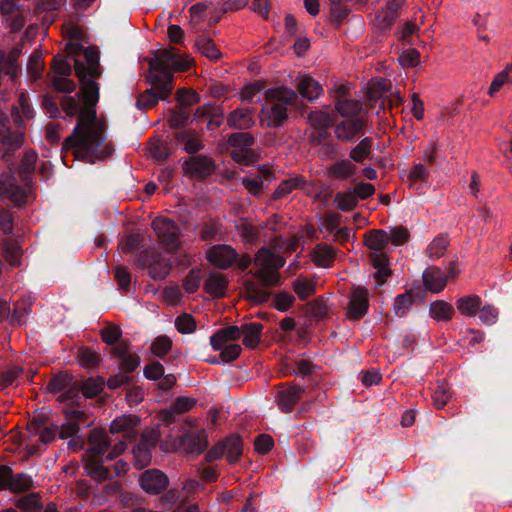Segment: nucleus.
<instances>
[{
    "instance_id": "nucleus-48",
    "label": "nucleus",
    "mask_w": 512,
    "mask_h": 512,
    "mask_svg": "<svg viewBox=\"0 0 512 512\" xmlns=\"http://www.w3.org/2000/svg\"><path fill=\"white\" fill-rule=\"evenodd\" d=\"M159 99L164 100L165 98L160 97L158 89L151 84V88L139 95L137 106L141 108H151L158 103Z\"/></svg>"
},
{
    "instance_id": "nucleus-55",
    "label": "nucleus",
    "mask_w": 512,
    "mask_h": 512,
    "mask_svg": "<svg viewBox=\"0 0 512 512\" xmlns=\"http://www.w3.org/2000/svg\"><path fill=\"white\" fill-rule=\"evenodd\" d=\"M172 348V341L166 336L157 337L151 344V352L157 357H164Z\"/></svg>"
},
{
    "instance_id": "nucleus-5",
    "label": "nucleus",
    "mask_w": 512,
    "mask_h": 512,
    "mask_svg": "<svg viewBox=\"0 0 512 512\" xmlns=\"http://www.w3.org/2000/svg\"><path fill=\"white\" fill-rule=\"evenodd\" d=\"M191 63L183 59L176 49L159 50L154 58L149 60L150 73L147 79L160 93V97L167 98L173 90V72L189 69Z\"/></svg>"
},
{
    "instance_id": "nucleus-31",
    "label": "nucleus",
    "mask_w": 512,
    "mask_h": 512,
    "mask_svg": "<svg viewBox=\"0 0 512 512\" xmlns=\"http://www.w3.org/2000/svg\"><path fill=\"white\" fill-rule=\"evenodd\" d=\"M388 244L386 230H371L365 235V245L372 252H383Z\"/></svg>"
},
{
    "instance_id": "nucleus-42",
    "label": "nucleus",
    "mask_w": 512,
    "mask_h": 512,
    "mask_svg": "<svg viewBox=\"0 0 512 512\" xmlns=\"http://www.w3.org/2000/svg\"><path fill=\"white\" fill-rule=\"evenodd\" d=\"M77 360L82 367L93 368L99 365L100 357L94 349L81 347L77 352Z\"/></svg>"
},
{
    "instance_id": "nucleus-54",
    "label": "nucleus",
    "mask_w": 512,
    "mask_h": 512,
    "mask_svg": "<svg viewBox=\"0 0 512 512\" xmlns=\"http://www.w3.org/2000/svg\"><path fill=\"white\" fill-rule=\"evenodd\" d=\"M237 229L242 239L247 243H254L258 239V229L246 220H242L237 225Z\"/></svg>"
},
{
    "instance_id": "nucleus-28",
    "label": "nucleus",
    "mask_w": 512,
    "mask_h": 512,
    "mask_svg": "<svg viewBox=\"0 0 512 512\" xmlns=\"http://www.w3.org/2000/svg\"><path fill=\"white\" fill-rule=\"evenodd\" d=\"M227 279L220 273H212L205 281L204 288L213 297H221L227 288Z\"/></svg>"
},
{
    "instance_id": "nucleus-25",
    "label": "nucleus",
    "mask_w": 512,
    "mask_h": 512,
    "mask_svg": "<svg viewBox=\"0 0 512 512\" xmlns=\"http://www.w3.org/2000/svg\"><path fill=\"white\" fill-rule=\"evenodd\" d=\"M303 389L299 386H289L278 393L277 402L281 410L289 411L301 398Z\"/></svg>"
},
{
    "instance_id": "nucleus-15",
    "label": "nucleus",
    "mask_w": 512,
    "mask_h": 512,
    "mask_svg": "<svg viewBox=\"0 0 512 512\" xmlns=\"http://www.w3.org/2000/svg\"><path fill=\"white\" fill-rule=\"evenodd\" d=\"M238 254L230 245H216L207 252L208 260L215 266L225 269L237 260Z\"/></svg>"
},
{
    "instance_id": "nucleus-13",
    "label": "nucleus",
    "mask_w": 512,
    "mask_h": 512,
    "mask_svg": "<svg viewBox=\"0 0 512 512\" xmlns=\"http://www.w3.org/2000/svg\"><path fill=\"white\" fill-rule=\"evenodd\" d=\"M141 488L148 494L156 495L166 489L168 477L158 469L146 470L140 477Z\"/></svg>"
},
{
    "instance_id": "nucleus-8",
    "label": "nucleus",
    "mask_w": 512,
    "mask_h": 512,
    "mask_svg": "<svg viewBox=\"0 0 512 512\" xmlns=\"http://www.w3.org/2000/svg\"><path fill=\"white\" fill-rule=\"evenodd\" d=\"M285 264V260L267 248L260 249L255 255L254 265L256 267L255 277L262 282L263 286H276L279 284L280 275L278 270Z\"/></svg>"
},
{
    "instance_id": "nucleus-64",
    "label": "nucleus",
    "mask_w": 512,
    "mask_h": 512,
    "mask_svg": "<svg viewBox=\"0 0 512 512\" xmlns=\"http://www.w3.org/2000/svg\"><path fill=\"white\" fill-rule=\"evenodd\" d=\"M429 174V170L423 164L415 163L409 172L408 180L411 184L418 181L424 182L428 179Z\"/></svg>"
},
{
    "instance_id": "nucleus-32",
    "label": "nucleus",
    "mask_w": 512,
    "mask_h": 512,
    "mask_svg": "<svg viewBox=\"0 0 512 512\" xmlns=\"http://www.w3.org/2000/svg\"><path fill=\"white\" fill-rule=\"evenodd\" d=\"M337 112L344 118L362 117V104L358 100L343 99L338 100L335 104Z\"/></svg>"
},
{
    "instance_id": "nucleus-2",
    "label": "nucleus",
    "mask_w": 512,
    "mask_h": 512,
    "mask_svg": "<svg viewBox=\"0 0 512 512\" xmlns=\"http://www.w3.org/2000/svg\"><path fill=\"white\" fill-rule=\"evenodd\" d=\"M83 56L86 63L76 60L75 73L81 84V94L86 108L81 113L80 126L76 129L74 136L79 135L83 138L90 135L97 142L101 140L100 128L94 126V130H88L84 124L94 117L95 106L99 100V84L95 81L101 76L99 52L95 47H86L83 49Z\"/></svg>"
},
{
    "instance_id": "nucleus-7",
    "label": "nucleus",
    "mask_w": 512,
    "mask_h": 512,
    "mask_svg": "<svg viewBox=\"0 0 512 512\" xmlns=\"http://www.w3.org/2000/svg\"><path fill=\"white\" fill-rule=\"evenodd\" d=\"M267 103L261 110V123L268 127H280L287 119V104L297 99L295 91L286 87L268 89L265 92Z\"/></svg>"
},
{
    "instance_id": "nucleus-46",
    "label": "nucleus",
    "mask_w": 512,
    "mask_h": 512,
    "mask_svg": "<svg viewBox=\"0 0 512 512\" xmlns=\"http://www.w3.org/2000/svg\"><path fill=\"white\" fill-rule=\"evenodd\" d=\"M44 68L42 53L36 50L32 53L27 64V72L31 79L37 80L41 77Z\"/></svg>"
},
{
    "instance_id": "nucleus-50",
    "label": "nucleus",
    "mask_w": 512,
    "mask_h": 512,
    "mask_svg": "<svg viewBox=\"0 0 512 512\" xmlns=\"http://www.w3.org/2000/svg\"><path fill=\"white\" fill-rule=\"evenodd\" d=\"M133 455L135 459V465L139 468L146 467L151 462V450L146 443H139L137 447L133 449Z\"/></svg>"
},
{
    "instance_id": "nucleus-61",
    "label": "nucleus",
    "mask_w": 512,
    "mask_h": 512,
    "mask_svg": "<svg viewBox=\"0 0 512 512\" xmlns=\"http://www.w3.org/2000/svg\"><path fill=\"white\" fill-rule=\"evenodd\" d=\"M68 75H53L52 85L59 92H72L76 88L75 83L67 78Z\"/></svg>"
},
{
    "instance_id": "nucleus-18",
    "label": "nucleus",
    "mask_w": 512,
    "mask_h": 512,
    "mask_svg": "<svg viewBox=\"0 0 512 512\" xmlns=\"http://www.w3.org/2000/svg\"><path fill=\"white\" fill-rule=\"evenodd\" d=\"M184 170L194 178H204L213 172L214 165L210 158L198 155L184 163Z\"/></svg>"
},
{
    "instance_id": "nucleus-44",
    "label": "nucleus",
    "mask_w": 512,
    "mask_h": 512,
    "mask_svg": "<svg viewBox=\"0 0 512 512\" xmlns=\"http://www.w3.org/2000/svg\"><path fill=\"white\" fill-rule=\"evenodd\" d=\"M448 244V238L444 235H440L430 242L426 253L431 259L440 258L446 253Z\"/></svg>"
},
{
    "instance_id": "nucleus-39",
    "label": "nucleus",
    "mask_w": 512,
    "mask_h": 512,
    "mask_svg": "<svg viewBox=\"0 0 512 512\" xmlns=\"http://www.w3.org/2000/svg\"><path fill=\"white\" fill-rule=\"evenodd\" d=\"M373 147V140L370 137L363 138L358 145H356L350 151L351 160L362 163L365 159L369 158L371 155Z\"/></svg>"
},
{
    "instance_id": "nucleus-37",
    "label": "nucleus",
    "mask_w": 512,
    "mask_h": 512,
    "mask_svg": "<svg viewBox=\"0 0 512 512\" xmlns=\"http://www.w3.org/2000/svg\"><path fill=\"white\" fill-rule=\"evenodd\" d=\"M390 88L391 83L386 79L372 81L368 86L367 97L370 101L385 99Z\"/></svg>"
},
{
    "instance_id": "nucleus-9",
    "label": "nucleus",
    "mask_w": 512,
    "mask_h": 512,
    "mask_svg": "<svg viewBox=\"0 0 512 512\" xmlns=\"http://www.w3.org/2000/svg\"><path fill=\"white\" fill-rule=\"evenodd\" d=\"M456 308L463 317L473 318L478 316L480 320L494 319L499 316L498 309L491 304H483L477 295H467L456 301Z\"/></svg>"
},
{
    "instance_id": "nucleus-33",
    "label": "nucleus",
    "mask_w": 512,
    "mask_h": 512,
    "mask_svg": "<svg viewBox=\"0 0 512 512\" xmlns=\"http://www.w3.org/2000/svg\"><path fill=\"white\" fill-rule=\"evenodd\" d=\"M195 45H196L198 51L203 56L207 57L208 59H210L212 61H217L222 56L221 52L219 51V49L216 46V44L214 43V41L207 36H204V35L199 36L196 39Z\"/></svg>"
},
{
    "instance_id": "nucleus-19",
    "label": "nucleus",
    "mask_w": 512,
    "mask_h": 512,
    "mask_svg": "<svg viewBox=\"0 0 512 512\" xmlns=\"http://www.w3.org/2000/svg\"><path fill=\"white\" fill-rule=\"evenodd\" d=\"M183 449L192 454H201L208 446V437L205 431L187 433L181 438Z\"/></svg>"
},
{
    "instance_id": "nucleus-58",
    "label": "nucleus",
    "mask_w": 512,
    "mask_h": 512,
    "mask_svg": "<svg viewBox=\"0 0 512 512\" xmlns=\"http://www.w3.org/2000/svg\"><path fill=\"white\" fill-rule=\"evenodd\" d=\"M451 398L450 387L441 383L437 386L433 394V402L437 408H443Z\"/></svg>"
},
{
    "instance_id": "nucleus-27",
    "label": "nucleus",
    "mask_w": 512,
    "mask_h": 512,
    "mask_svg": "<svg viewBox=\"0 0 512 512\" xmlns=\"http://www.w3.org/2000/svg\"><path fill=\"white\" fill-rule=\"evenodd\" d=\"M196 404V400L190 397H178L174 401L171 408L162 411L161 417L164 421H172L173 416L176 414H182L192 409Z\"/></svg>"
},
{
    "instance_id": "nucleus-41",
    "label": "nucleus",
    "mask_w": 512,
    "mask_h": 512,
    "mask_svg": "<svg viewBox=\"0 0 512 512\" xmlns=\"http://www.w3.org/2000/svg\"><path fill=\"white\" fill-rule=\"evenodd\" d=\"M175 137L188 153H195L203 147L198 136L193 132L181 131L176 133Z\"/></svg>"
},
{
    "instance_id": "nucleus-62",
    "label": "nucleus",
    "mask_w": 512,
    "mask_h": 512,
    "mask_svg": "<svg viewBox=\"0 0 512 512\" xmlns=\"http://www.w3.org/2000/svg\"><path fill=\"white\" fill-rule=\"evenodd\" d=\"M103 389L102 380L88 379L81 385V391L85 397L92 398L100 393Z\"/></svg>"
},
{
    "instance_id": "nucleus-4",
    "label": "nucleus",
    "mask_w": 512,
    "mask_h": 512,
    "mask_svg": "<svg viewBox=\"0 0 512 512\" xmlns=\"http://www.w3.org/2000/svg\"><path fill=\"white\" fill-rule=\"evenodd\" d=\"M126 449L123 441L111 446L108 435L101 429H93L89 437V448L84 455L85 470L88 475L98 481L110 477V472L103 465L104 460H111L121 455Z\"/></svg>"
},
{
    "instance_id": "nucleus-49",
    "label": "nucleus",
    "mask_w": 512,
    "mask_h": 512,
    "mask_svg": "<svg viewBox=\"0 0 512 512\" xmlns=\"http://www.w3.org/2000/svg\"><path fill=\"white\" fill-rule=\"evenodd\" d=\"M386 233L388 236V242L395 246L405 244L410 238L408 229L403 226L390 227L386 230Z\"/></svg>"
},
{
    "instance_id": "nucleus-10",
    "label": "nucleus",
    "mask_w": 512,
    "mask_h": 512,
    "mask_svg": "<svg viewBox=\"0 0 512 512\" xmlns=\"http://www.w3.org/2000/svg\"><path fill=\"white\" fill-rule=\"evenodd\" d=\"M152 228L168 252L173 253L179 249L181 232L173 220L157 217L152 221Z\"/></svg>"
},
{
    "instance_id": "nucleus-29",
    "label": "nucleus",
    "mask_w": 512,
    "mask_h": 512,
    "mask_svg": "<svg viewBox=\"0 0 512 512\" xmlns=\"http://www.w3.org/2000/svg\"><path fill=\"white\" fill-rule=\"evenodd\" d=\"M295 294L302 300L314 295L316 291V281L313 278L305 276L297 277L292 283Z\"/></svg>"
},
{
    "instance_id": "nucleus-3",
    "label": "nucleus",
    "mask_w": 512,
    "mask_h": 512,
    "mask_svg": "<svg viewBox=\"0 0 512 512\" xmlns=\"http://www.w3.org/2000/svg\"><path fill=\"white\" fill-rule=\"evenodd\" d=\"M262 325L256 322L243 323L241 327L228 326L220 329L210 337V343L215 351H220L223 362H230L239 357L241 346L236 340L242 339L247 348H255L261 339Z\"/></svg>"
},
{
    "instance_id": "nucleus-59",
    "label": "nucleus",
    "mask_w": 512,
    "mask_h": 512,
    "mask_svg": "<svg viewBox=\"0 0 512 512\" xmlns=\"http://www.w3.org/2000/svg\"><path fill=\"white\" fill-rule=\"evenodd\" d=\"M301 183L300 178H291L282 181L276 190L273 193L274 199H280L289 193H291L294 189H296Z\"/></svg>"
},
{
    "instance_id": "nucleus-63",
    "label": "nucleus",
    "mask_w": 512,
    "mask_h": 512,
    "mask_svg": "<svg viewBox=\"0 0 512 512\" xmlns=\"http://www.w3.org/2000/svg\"><path fill=\"white\" fill-rule=\"evenodd\" d=\"M143 237L139 233L130 234L126 236L120 243L119 248L122 252L129 253L134 251L140 243L142 242Z\"/></svg>"
},
{
    "instance_id": "nucleus-23",
    "label": "nucleus",
    "mask_w": 512,
    "mask_h": 512,
    "mask_svg": "<svg viewBox=\"0 0 512 512\" xmlns=\"http://www.w3.org/2000/svg\"><path fill=\"white\" fill-rule=\"evenodd\" d=\"M297 89L301 96L309 101L317 99L323 93L320 83L309 76L299 78Z\"/></svg>"
},
{
    "instance_id": "nucleus-56",
    "label": "nucleus",
    "mask_w": 512,
    "mask_h": 512,
    "mask_svg": "<svg viewBox=\"0 0 512 512\" xmlns=\"http://www.w3.org/2000/svg\"><path fill=\"white\" fill-rule=\"evenodd\" d=\"M327 306L323 300L317 299L305 305V315L311 318H323L326 316Z\"/></svg>"
},
{
    "instance_id": "nucleus-51",
    "label": "nucleus",
    "mask_w": 512,
    "mask_h": 512,
    "mask_svg": "<svg viewBox=\"0 0 512 512\" xmlns=\"http://www.w3.org/2000/svg\"><path fill=\"white\" fill-rule=\"evenodd\" d=\"M32 487V478L26 474H17L14 475L12 473V480L10 482L9 491L14 493L25 492L28 491Z\"/></svg>"
},
{
    "instance_id": "nucleus-52",
    "label": "nucleus",
    "mask_w": 512,
    "mask_h": 512,
    "mask_svg": "<svg viewBox=\"0 0 512 512\" xmlns=\"http://www.w3.org/2000/svg\"><path fill=\"white\" fill-rule=\"evenodd\" d=\"M5 257L11 266H19L22 251L17 243L6 240L4 242Z\"/></svg>"
},
{
    "instance_id": "nucleus-53",
    "label": "nucleus",
    "mask_w": 512,
    "mask_h": 512,
    "mask_svg": "<svg viewBox=\"0 0 512 512\" xmlns=\"http://www.w3.org/2000/svg\"><path fill=\"white\" fill-rule=\"evenodd\" d=\"M232 148L249 149L254 143V138L246 132H237L232 134L228 140Z\"/></svg>"
},
{
    "instance_id": "nucleus-6",
    "label": "nucleus",
    "mask_w": 512,
    "mask_h": 512,
    "mask_svg": "<svg viewBox=\"0 0 512 512\" xmlns=\"http://www.w3.org/2000/svg\"><path fill=\"white\" fill-rule=\"evenodd\" d=\"M19 106L12 107V122L15 129L12 130L11 120L5 113L0 112V143L3 148L2 159L9 161L10 152L18 149L23 145L24 133L21 130V125L24 119L32 117V109L28 103V98L24 93H21L18 98Z\"/></svg>"
},
{
    "instance_id": "nucleus-20",
    "label": "nucleus",
    "mask_w": 512,
    "mask_h": 512,
    "mask_svg": "<svg viewBox=\"0 0 512 512\" xmlns=\"http://www.w3.org/2000/svg\"><path fill=\"white\" fill-rule=\"evenodd\" d=\"M423 281L428 290L440 292L447 284V277L440 268L431 266L424 271Z\"/></svg>"
},
{
    "instance_id": "nucleus-16",
    "label": "nucleus",
    "mask_w": 512,
    "mask_h": 512,
    "mask_svg": "<svg viewBox=\"0 0 512 512\" xmlns=\"http://www.w3.org/2000/svg\"><path fill=\"white\" fill-rule=\"evenodd\" d=\"M0 198L9 199L16 206H22L27 202V191L16 185L14 177L0 179Z\"/></svg>"
},
{
    "instance_id": "nucleus-43",
    "label": "nucleus",
    "mask_w": 512,
    "mask_h": 512,
    "mask_svg": "<svg viewBox=\"0 0 512 512\" xmlns=\"http://www.w3.org/2000/svg\"><path fill=\"white\" fill-rule=\"evenodd\" d=\"M245 297L258 304L268 300L269 293L255 282H247L245 287Z\"/></svg>"
},
{
    "instance_id": "nucleus-60",
    "label": "nucleus",
    "mask_w": 512,
    "mask_h": 512,
    "mask_svg": "<svg viewBox=\"0 0 512 512\" xmlns=\"http://www.w3.org/2000/svg\"><path fill=\"white\" fill-rule=\"evenodd\" d=\"M396 18L397 17L393 15L392 12H389L386 9L382 8L376 13L374 21L375 25L379 29L385 30L392 26Z\"/></svg>"
},
{
    "instance_id": "nucleus-12",
    "label": "nucleus",
    "mask_w": 512,
    "mask_h": 512,
    "mask_svg": "<svg viewBox=\"0 0 512 512\" xmlns=\"http://www.w3.org/2000/svg\"><path fill=\"white\" fill-rule=\"evenodd\" d=\"M242 449L243 444L241 438L237 435H231L212 447L207 452L205 460L206 462H212L225 455L230 463H235L241 456Z\"/></svg>"
},
{
    "instance_id": "nucleus-11",
    "label": "nucleus",
    "mask_w": 512,
    "mask_h": 512,
    "mask_svg": "<svg viewBox=\"0 0 512 512\" xmlns=\"http://www.w3.org/2000/svg\"><path fill=\"white\" fill-rule=\"evenodd\" d=\"M137 263L147 267L149 275L153 279H164L170 271V262L159 251L148 249L140 253Z\"/></svg>"
},
{
    "instance_id": "nucleus-47",
    "label": "nucleus",
    "mask_w": 512,
    "mask_h": 512,
    "mask_svg": "<svg viewBox=\"0 0 512 512\" xmlns=\"http://www.w3.org/2000/svg\"><path fill=\"white\" fill-rule=\"evenodd\" d=\"M413 305L412 295L409 293L400 294L395 298L393 311L396 317L402 318L407 315Z\"/></svg>"
},
{
    "instance_id": "nucleus-45",
    "label": "nucleus",
    "mask_w": 512,
    "mask_h": 512,
    "mask_svg": "<svg viewBox=\"0 0 512 512\" xmlns=\"http://www.w3.org/2000/svg\"><path fill=\"white\" fill-rule=\"evenodd\" d=\"M334 201L337 208L344 212L353 210L358 203L357 198L352 190L337 193Z\"/></svg>"
},
{
    "instance_id": "nucleus-57",
    "label": "nucleus",
    "mask_w": 512,
    "mask_h": 512,
    "mask_svg": "<svg viewBox=\"0 0 512 512\" xmlns=\"http://www.w3.org/2000/svg\"><path fill=\"white\" fill-rule=\"evenodd\" d=\"M265 87L264 82L257 81L246 85L242 88L240 93V98L242 101L253 102L255 101V97L260 94Z\"/></svg>"
},
{
    "instance_id": "nucleus-22",
    "label": "nucleus",
    "mask_w": 512,
    "mask_h": 512,
    "mask_svg": "<svg viewBox=\"0 0 512 512\" xmlns=\"http://www.w3.org/2000/svg\"><path fill=\"white\" fill-rule=\"evenodd\" d=\"M252 114L253 111L250 109H235L229 114L227 124L233 129H248L254 124Z\"/></svg>"
},
{
    "instance_id": "nucleus-26",
    "label": "nucleus",
    "mask_w": 512,
    "mask_h": 512,
    "mask_svg": "<svg viewBox=\"0 0 512 512\" xmlns=\"http://www.w3.org/2000/svg\"><path fill=\"white\" fill-rule=\"evenodd\" d=\"M114 354L121 359V368L124 373L134 371L140 364V358L134 353H129L126 344L120 343L113 349Z\"/></svg>"
},
{
    "instance_id": "nucleus-35",
    "label": "nucleus",
    "mask_w": 512,
    "mask_h": 512,
    "mask_svg": "<svg viewBox=\"0 0 512 512\" xmlns=\"http://www.w3.org/2000/svg\"><path fill=\"white\" fill-rule=\"evenodd\" d=\"M509 84H512V64L507 65L504 70L495 75L489 87L488 95L493 97L503 87Z\"/></svg>"
},
{
    "instance_id": "nucleus-34",
    "label": "nucleus",
    "mask_w": 512,
    "mask_h": 512,
    "mask_svg": "<svg viewBox=\"0 0 512 512\" xmlns=\"http://www.w3.org/2000/svg\"><path fill=\"white\" fill-rule=\"evenodd\" d=\"M313 261L317 266L329 267L335 259V250L326 244H318L313 250Z\"/></svg>"
},
{
    "instance_id": "nucleus-17",
    "label": "nucleus",
    "mask_w": 512,
    "mask_h": 512,
    "mask_svg": "<svg viewBox=\"0 0 512 512\" xmlns=\"http://www.w3.org/2000/svg\"><path fill=\"white\" fill-rule=\"evenodd\" d=\"M369 307L368 291L363 287H355L352 290L348 313L352 318L358 319L366 315Z\"/></svg>"
},
{
    "instance_id": "nucleus-1",
    "label": "nucleus",
    "mask_w": 512,
    "mask_h": 512,
    "mask_svg": "<svg viewBox=\"0 0 512 512\" xmlns=\"http://www.w3.org/2000/svg\"><path fill=\"white\" fill-rule=\"evenodd\" d=\"M77 97L83 103L82 108H79L78 100L73 96H65L61 100V107L68 116H78L77 125L75 126L72 134L65 139L62 150L65 154L72 153L74 158L78 160L89 159L92 161V158L104 159L112 153V147L110 144H104L106 140L105 126L101 121L96 119V113L94 114V117L91 120H88L84 125L87 126L86 128L88 130H94V126L100 128L101 140L95 142L90 135L88 137H83V139H81L82 137L79 135L74 136L76 129L80 126L81 113L86 108L81 91L77 94ZM64 157H66V155H64L63 158Z\"/></svg>"
},
{
    "instance_id": "nucleus-40",
    "label": "nucleus",
    "mask_w": 512,
    "mask_h": 512,
    "mask_svg": "<svg viewBox=\"0 0 512 512\" xmlns=\"http://www.w3.org/2000/svg\"><path fill=\"white\" fill-rule=\"evenodd\" d=\"M454 315V308L445 301H435L430 305V316L435 320H450Z\"/></svg>"
},
{
    "instance_id": "nucleus-36",
    "label": "nucleus",
    "mask_w": 512,
    "mask_h": 512,
    "mask_svg": "<svg viewBox=\"0 0 512 512\" xmlns=\"http://www.w3.org/2000/svg\"><path fill=\"white\" fill-rule=\"evenodd\" d=\"M139 424L138 417L134 415H122L114 419L110 425L111 433L126 432L130 434L131 430Z\"/></svg>"
},
{
    "instance_id": "nucleus-38",
    "label": "nucleus",
    "mask_w": 512,
    "mask_h": 512,
    "mask_svg": "<svg viewBox=\"0 0 512 512\" xmlns=\"http://www.w3.org/2000/svg\"><path fill=\"white\" fill-rule=\"evenodd\" d=\"M147 154L149 157L162 162L169 156L168 145L159 138H153L147 144Z\"/></svg>"
},
{
    "instance_id": "nucleus-24",
    "label": "nucleus",
    "mask_w": 512,
    "mask_h": 512,
    "mask_svg": "<svg viewBox=\"0 0 512 512\" xmlns=\"http://www.w3.org/2000/svg\"><path fill=\"white\" fill-rule=\"evenodd\" d=\"M369 260L376 270L374 277L378 284H382L387 277L390 275V269L388 267V258L383 252H370Z\"/></svg>"
},
{
    "instance_id": "nucleus-21",
    "label": "nucleus",
    "mask_w": 512,
    "mask_h": 512,
    "mask_svg": "<svg viewBox=\"0 0 512 512\" xmlns=\"http://www.w3.org/2000/svg\"><path fill=\"white\" fill-rule=\"evenodd\" d=\"M36 162H37V154L33 151L26 152L21 161L19 174H20L21 180L25 184V187H22V188L26 189L27 198L29 197V194L31 192L30 184H31L32 176H33V173L35 170Z\"/></svg>"
},
{
    "instance_id": "nucleus-30",
    "label": "nucleus",
    "mask_w": 512,
    "mask_h": 512,
    "mask_svg": "<svg viewBox=\"0 0 512 512\" xmlns=\"http://www.w3.org/2000/svg\"><path fill=\"white\" fill-rule=\"evenodd\" d=\"M356 171L357 167L347 159L336 161L328 168L329 175L337 179H347L353 176Z\"/></svg>"
},
{
    "instance_id": "nucleus-14",
    "label": "nucleus",
    "mask_w": 512,
    "mask_h": 512,
    "mask_svg": "<svg viewBox=\"0 0 512 512\" xmlns=\"http://www.w3.org/2000/svg\"><path fill=\"white\" fill-rule=\"evenodd\" d=\"M365 121L363 117L345 118L335 126V136L339 141L351 142L357 134L364 128Z\"/></svg>"
}]
</instances>
